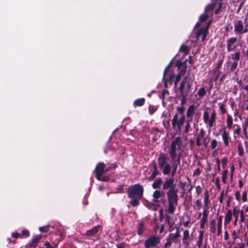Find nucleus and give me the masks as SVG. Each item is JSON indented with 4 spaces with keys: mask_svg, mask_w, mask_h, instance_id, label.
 I'll return each mask as SVG.
<instances>
[{
    "mask_svg": "<svg viewBox=\"0 0 248 248\" xmlns=\"http://www.w3.org/2000/svg\"><path fill=\"white\" fill-rule=\"evenodd\" d=\"M181 138L177 137L171 141L169 148L170 156L172 160V176H173L176 173L178 166L180 163L181 157L183 152L181 147Z\"/></svg>",
    "mask_w": 248,
    "mask_h": 248,
    "instance_id": "nucleus-1",
    "label": "nucleus"
},
{
    "mask_svg": "<svg viewBox=\"0 0 248 248\" xmlns=\"http://www.w3.org/2000/svg\"><path fill=\"white\" fill-rule=\"evenodd\" d=\"M209 108L204 109L203 114V120L206 127L210 129L216 123L217 113L214 109L209 111Z\"/></svg>",
    "mask_w": 248,
    "mask_h": 248,
    "instance_id": "nucleus-2",
    "label": "nucleus"
},
{
    "mask_svg": "<svg viewBox=\"0 0 248 248\" xmlns=\"http://www.w3.org/2000/svg\"><path fill=\"white\" fill-rule=\"evenodd\" d=\"M174 179L173 178H167L163 184V189H169L166 193L167 196L178 195V189L176 187L174 183Z\"/></svg>",
    "mask_w": 248,
    "mask_h": 248,
    "instance_id": "nucleus-3",
    "label": "nucleus"
},
{
    "mask_svg": "<svg viewBox=\"0 0 248 248\" xmlns=\"http://www.w3.org/2000/svg\"><path fill=\"white\" fill-rule=\"evenodd\" d=\"M144 189L139 184L130 186L127 191V195L130 198L141 199L143 196Z\"/></svg>",
    "mask_w": 248,
    "mask_h": 248,
    "instance_id": "nucleus-4",
    "label": "nucleus"
},
{
    "mask_svg": "<svg viewBox=\"0 0 248 248\" xmlns=\"http://www.w3.org/2000/svg\"><path fill=\"white\" fill-rule=\"evenodd\" d=\"M192 85V80L190 77L187 75L181 83L179 90L182 96H187L190 93Z\"/></svg>",
    "mask_w": 248,
    "mask_h": 248,
    "instance_id": "nucleus-5",
    "label": "nucleus"
},
{
    "mask_svg": "<svg viewBox=\"0 0 248 248\" xmlns=\"http://www.w3.org/2000/svg\"><path fill=\"white\" fill-rule=\"evenodd\" d=\"M245 26L243 22L240 20L234 21V31L237 34H243L248 31V16L244 19Z\"/></svg>",
    "mask_w": 248,
    "mask_h": 248,
    "instance_id": "nucleus-6",
    "label": "nucleus"
},
{
    "mask_svg": "<svg viewBox=\"0 0 248 248\" xmlns=\"http://www.w3.org/2000/svg\"><path fill=\"white\" fill-rule=\"evenodd\" d=\"M167 196L168 202V208L166 210V213L173 214L175 207L178 204V196L171 195Z\"/></svg>",
    "mask_w": 248,
    "mask_h": 248,
    "instance_id": "nucleus-7",
    "label": "nucleus"
},
{
    "mask_svg": "<svg viewBox=\"0 0 248 248\" xmlns=\"http://www.w3.org/2000/svg\"><path fill=\"white\" fill-rule=\"evenodd\" d=\"M206 132L202 129H201L199 133H198L196 140V144L198 146H200L203 143L206 147L209 143V140L207 137L205 136Z\"/></svg>",
    "mask_w": 248,
    "mask_h": 248,
    "instance_id": "nucleus-8",
    "label": "nucleus"
},
{
    "mask_svg": "<svg viewBox=\"0 0 248 248\" xmlns=\"http://www.w3.org/2000/svg\"><path fill=\"white\" fill-rule=\"evenodd\" d=\"M185 117L183 115L181 117L178 118L177 114H175L172 120V125L173 128H176L178 131H180L181 126L183 124L185 121Z\"/></svg>",
    "mask_w": 248,
    "mask_h": 248,
    "instance_id": "nucleus-9",
    "label": "nucleus"
},
{
    "mask_svg": "<svg viewBox=\"0 0 248 248\" xmlns=\"http://www.w3.org/2000/svg\"><path fill=\"white\" fill-rule=\"evenodd\" d=\"M160 241L159 237L152 235L150 236L145 241L144 246L145 248H150L155 247Z\"/></svg>",
    "mask_w": 248,
    "mask_h": 248,
    "instance_id": "nucleus-10",
    "label": "nucleus"
},
{
    "mask_svg": "<svg viewBox=\"0 0 248 248\" xmlns=\"http://www.w3.org/2000/svg\"><path fill=\"white\" fill-rule=\"evenodd\" d=\"M110 169V166L107 167L104 163L100 162L97 165L94 171L95 172L96 175L103 174L108 171Z\"/></svg>",
    "mask_w": 248,
    "mask_h": 248,
    "instance_id": "nucleus-11",
    "label": "nucleus"
},
{
    "mask_svg": "<svg viewBox=\"0 0 248 248\" xmlns=\"http://www.w3.org/2000/svg\"><path fill=\"white\" fill-rule=\"evenodd\" d=\"M237 41L236 37H232L228 39L227 41V49L228 52L233 51L236 48V43Z\"/></svg>",
    "mask_w": 248,
    "mask_h": 248,
    "instance_id": "nucleus-12",
    "label": "nucleus"
},
{
    "mask_svg": "<svg viewBox=\"0 0 248 248\" xmlns=\"http://www.w3.org/2000/svg\"><path fill=\"white\" fill-rule=\"evenodd\" d=\"M168 157L164 153H161L157 158L158 165L160 169H162L167 163H168Z\"/></svg>",
    "mask_w": 248,
    "mask_h": 248,
    "instance_id": "nucleus-13",
    "label": "nucleus"
},
{
    "mask_svg": "<svg viewBox=\"0 0 248 248\" xmlns=\"http://www.w3.org/2000/svg\"><path fill=\"white\" fill-rule=\"evenodd\" d=\"M164 193L163 192H161L159 190H155L153 194V200L152 201L157 204H159L160 203H164L165 202V200L164 199L159 200L160 198L162 196H164Z\"/></svg>",
    "mask_w": 248,
    "mask_h": 248,
    "instance_id": "nucleus-14",
    "label": "nucleus"
},
{
    "mask_svg": "<svg viewBox=\"0 0 248 248\" xmlns=\"http://www.w3.org/2000/svg\"><path fill=\"white\" fill-rule=\"evenodd\" d=\"M221 136L224 145L226 147L229 146V141L231 140V137L230 136L229 132L227 131L226 127L222 129V133Z\"/></svg>",
    "mask_w": 248,
    "mask_h": 248,
    "instance_id": "nucleus-15",
    "label": "nucleus"
},
{
    "mask_svg": "<svg viewBox=\"0 0 248 248\" xmlns=\"http://www.w3.org/2000/svg\"><path fill=\"white\" fill-rule=\"evenodd\" d=\"M180 236L179 229H177L176 232L175 233H170L167 239V245H170L172 242H175V240Z\"/></svg>",
    "mask_w": 248,
    "mask_h": 248,
    "instance_id": "nucleus-16",
    "label": "nucleus"
},
{
    "mask_svg": "<svg viewBox=\"0 0 248 248\" xmlns=\"http://www.w3.org/2000/svg\"><path fill=\"white\" fill-rule=\"evenodd\" d=\"M191 240V237L189 235V232L188 230H185L183 232V244L186 247H188L189 245V241Z\"/></svg>",
    "mask_w": 248,
    "mask_h": 248,
    "instance_id": "nucleus-17",
    "label": "nucleus"
},
{
    "mask_svg": "<svg viewBox=\"0 0 248 248\" xmlns=\"http://www.w3.org/2000/svg\"><path fill=\"white\" fill-rule=\"evenodd\" d=\"M207 31V28H202L199 30L196 34V37L197 39H200V38L201 36L202 41H203L206 38Z\"/></svg>",
    "mask_w": 248,
    "mask_h": 248,
    "instance_id": "nucleus-18",
    "label": "nucleus"
},
{
    "mask_svg": "<svg viewBox=\"0 0 248 248\" xmlns=\"http://www.w3.org/2000/svg\"><path fill=\"white\" fill-rule=\"evenodd\" d=\"M195 106L194 105H190L186 112V116L189 120H192V118L195 112Z\"/></svg>",
    "mask_w": 248,
    "mask_h": 248,
    "instance_id": "nucleus-19",
    "label": "nucleus"
},
{
    "mask_svg": "<svg viewBox=\"0 0 248 248\" xmlns=\"http://www.w3.org/2000/svg\"><path fill=\"white\" fill-rule=\"evenodd\" d=\"M41 237L42 236L41 235H37L34 236L31 241L30 242L29 246L31 247L35 248L38 243Z\"/></svg>",
    "mask_w": 248,
    "mask_h": 248,
    "instance_id": "nucleus-20",
    "label": "nucleus"
},
{
    "mask_svg": "<svg viewBox=\"0 0 248 248\" xmlns=\"http://www.w3.org/2000/svg\"><path fill=\"white\" fill-rule=\"evenodd\" d=\"M232 210L231 209H228L227 211L224 219V223L225 224H228L230 223L232 218Z\"/></svg>",
    "mask_w": 248,
    "mask_h": 248,
    "instance_id": "nucleus-21",
    "label": "nucleus"
},
{
    "mask_svg": "<svg viewBox=\"0 0 248 248\" xmlns=\"http://www.w3.org/2000/svg\"><path fill=\"white\" fill-rule=\"evenodd\" d=\"M159 172L157 170V167L155 164L154 165V170L152 172V174L150 176L147 178L148 181L153 180L156 175H158Z\"/></svg>",
    "mask_w": 248,
    "mask_h": 248,
    "instance_id": "nucleus-22",
    "label": "nucleus"
},
{
    "mask_svg": "<svg viewBox=\"0 0 248 248\" xmlns=\"http://www.w3.org/2000/svg\"><path fill=\"white\" fill-rule=\"evenodd\" d=\"M204 206L203 207L206 208L209 207V196L208 191L206 189L205 190L204 193Z\"/></svg>",
    "mask_w": 248,
    "mask_h": 248,
    "instance_id": "nucleus-23",
    "label": "nucleus"
},
{
    "mask_svg": "<svg viewBox=\"0 0 248 248\" xmlns=\"http://www.w3.org/2000/svg\"><path fill=\"white\" fill-rule=\"evenodd\" d=\"M99 228V226L93 228L92 229L86 232V235L88 236H93L98 231Z\"/></svg>",
    "mask_w": 248,
    "mask_h": 248,
    "instance_id": "nucleus-24",
    "label": "nucleus"
},
{
    "mask_svg": "<svg viewBox=\"0 0 248 248\" xmlns=\"http://www.w3.org/2000/svg\"><path fill=\"white\" fill-rule=\"evenodd\" d=\"M171 170L170 165L168 163L162 168V173L164 175L169 174Z\"/></svg>",
    "mask_w": 248,
    "mask_h": 248,
    "instance_id": "nucleus-25",
    "label": "nucleus"
},
{
    "mask_svg": "<svg viewBox=\"0 0 248 248\" xmlns=\"http://www.w3.org/2000/svg\"><path fill=\"white\" fill-rule=\"evenodd\" d=\"M240 57V53L239 51L235 52L231 55V58L233 62H238Z\"/></svg>",
    "mask_w": 248,
    "mask_h": 248,
    "instance_id": "nucleus-26",
    "label": "nucleus"
},
{
    "mask_svg": "<svg viewBox=\"0 0 248 248\" xmlns=\"http://www.w3.org/2000/svg\"><path fill=\"white\" fill-rule=\"evenodd\" d=\"M145 225L144 223L143 222H140L137 227L138 230H137V233L139 235H141L143 232L144 229H145Z\"/></svg>",
    "mask_w": 248,
    "mask_h": 248,
    "instance_id": "nucleus-27",
    "label": "nucleus"
},
{
    "mask_svg": "<svg viewBox=\"0 0 248 248\" xmlns=\"http://www.w3.org/2000/svg\"><path fill=\"white\" fill-rule=\"evenodd\" d=\"M162 184V180L161 178H159L153 183L152 187L154 189L159 188Z\"/></svg>",
    "mask_w": 248,
    "mask_h": 248,
    "instance_id": "nucleus-28",
    "label": "nucleus"
},
{
    "mask_svg": "<svg viewBox=\"0 0 248 248\" xmlns=\"http://www.w3.org/2000/svg\"><path fill=\"white\" fill-rule=\"evenodd\" d=\"M165 217L166 222H167L170 227H172L174 222L167 213H166Z\"/></svg>",
    "mask_w": 248,
    "mask_h": 248,
    "instance_id": "nucleus-29",
    "label": "nucleus"
},
{
    "mask_svg": "<svg viewBox=\"0 0 248 248\" xmlns=\"http://www.w3.org/2000/svg\"><path fill=\"white\" fill-rule=\"evenodd\" d=\"M226 123H227V127L229 129H231L232 126V125L233 121H232V118L231 116H230V115L227 116Z\"/></svg>",
    "mask_w": 248,
    "mask_h": 248,
    "instance_id": "nucleus-30",
    "label": "nucleus"
},
{
    "mask_svg": "<svg viewBox=\"0 0 248 248\" xmlns=\"http://www.w3.org/2000/svg\"><path fill=\"white\" fill-rule=\"evenodd\" d=\"M215 4H210L208 5L205 8V13L210 14L214 9Z\"/></svg>",
    "mask_w": 248,
    "mask_h": 248,
    "instance_id": "nucleus-31",
    "label": "nucleus"
},
{
    "mask_svg": "<svg viewBox=\"0 0 248 248\" xmlns=\"http://www.w3.org/2000/svg\"><path fill=\"white\" fill-rule=\"evenodd\" d=\"M145 102V99L143 98H140L134 101V105L137 106H141Z\"/></svg>",
    "mask_w": 248,
    "mask_h": 248,
    "instance_id": "nucleus-32",
    "label": "nucleus"
},
{
    "mask_svg": "<svg viewBox=\"0 0 248 248\" xmlns=\"http://www.w3.org/2000/svg\"><path fill=\"white\" fill-rule=\"evenodd\" d=\"M228 174V170H225L222 172V181L224 184L226 183V179Z\"/></svg>",
    "mask_w": 248,
    "mask_h": 248,
    "instance_id": "nucleus-33",
    "label": "nucleus"
},
{
    "mask_svg": "<svg viewBox=\"0 0 248 248\" xmlns=\"http://www.w3.org/2000/svg\"><path fill=\"white\" fill-rule=\"evenodd\" d=\"M191 120H188L186 121V124L185 127V132L187 133L189 132L190 128V124L192 122Z\"/></svg>",
    "mask_w": 248,
    "mask_h": 248,
    "instance_id": "nucleus-34",
    "label": "nucleus"
},
{
    "mask_svg": "<svg viewBox=\"0 0 248 248\" xmlns=\"http://www.w3.org/2000/svg\"><path fill=\"white\" fill-rule=\"evenodd\" d=\"M180 50L184 53L185 55H187L189 52L188 47L186 45H182L180 47Z\"/></svg>",
    "mask_w": 248,
    "mask_h": 248,
    "instance_id": "nucleus-35",
    "label": "nucleus"
},
{
    "mask_svg": "<svg viewBox=\"0 0 248 248\" xmlns=\"http://www.w3.org/2000/svg\"><path fill=\"white\" fill-rule=\"evenodd\" d=\"M103 174L97 175H96V178L99 180L104 182L108 181L109 179V177L108 176H103Z\"/></svg>",
    "mask_w": 248,
    "mask_h": 248,
    "instance_id": "nucleus-36",
    "label": "nucleus"
},
{
    "mask_svg": "<svg viewBox=\"0 0 248 248\" xmlns=\"http://www.w3.org/2000/svg\"><path fill=\"white\" fill-rule=\"evenodd\" d=\"M198 95L201 98L203 97L206 94V90L204 88H201L197 93Z\"/></svg>",
    "mask_w": 248,
    "mask_h": 248,
    "instance_id": "nucleus-37",
    "label": "nucleus"
},
{
    "mask_svg": "<svg viewBox=\"0 0 248 248\" xmlns=\"http://www.w3.org/2000/svg\"><path fill=\"white\" fill-rule=\"evenodd\" d=\"M209 17V14L208 13H204L199 18V20L201 22H204Z\"/></svg>",
    "mask_w": 248,
    "mask_h": 248,
    "instance_id": "nucleus-38",
    "label": "nucleus"
},
{
    "mask_svg": "<svg viewBox=\"0 0 248 248\" xmlns=\"http://www.w3.org/2000/svg\"><path fill=\"white\" fill-rule=\"evenodd\" d=\"M132 199L131 202V204L132 206L135 207L138 206L139 204V200L141 199H137V198H131Z\"/></svg>",
    "mask_w": 248,
    "mask_h": 248,
    "instance_id": "nucleus-39",
    "label": "nucleus"
},
{
    "mask_svg": "<svg viewBox=\"0 0 248 248\" xmlns=\"http://www.w3.org/2000/svg\"><path fill=\"white\" fill-rule=\"evenodd\" d=\"M238 154L240 156H243L244 154V151L242 145L239 143L237 146Z\"/></svg>",
    "mask_w": 248,
    "mask_h": 248,
    "instance_id": "nucleus-40",
    "label": "nucleus"
},
{
    "mask_svg": "<svg viewBox=\"0 0 248 248\" xmlns=\"http://www.w3.org/2000/svg\"><path fill=\"white\" fill-rule=\"evenodd\" d=\"M238 214H239V210H238L236 208H234L233 210V215L234 217H235V220H234V223L236 224L238 217Z\"/></svg>",
    "mask_w": 248,
    "mask_h": 248,
    "instance_id": "nucleus-41",
    "label": "nucleus"
},
{
    "mask_svg": "<svg viewBox=\"0 0 248 248\" xmlns=\"http://www.w3.org/2000/svg\"><path fill=\"white\" fill-rule=\"evenodd\" d=\"M207 218L205 217H202L200 221V228L203 229L205 226V224L207 221Z\"/></svg>",
    "mask_w": 248,
    "mask_h": 248,
    "instance_id": "nucleus-42",
    "label": "nucleus"
},
{
    "mask_svg": "<svg viewBox=\"0 0 248 248\" xmlns=\"http://www.w3.org/2000/svg\"><path fill=\"white\" fill-rule=\"evenodd\" d=\"M221 164H222L223 168L225 169L227 167V163H228L227 158L226 157H224L223 158H222L221 159Z\"/></svg>",
    "mask_w": 248,
    "mask_h": 248,
    "instance_id": "nucleus-43",
    "label": "nucleus"
},
{
    "mask_svg": "<svg viewBox=\"0 0 248 248\" xmlns=\"http://www.w3.org/2000/svg\"><path fill=\"white\" fill-rule=\"evenodd\" d=\"M238 62H231V66H230V70L232 72L237 67Z\"/></svg>",
    "mask_w": 248,
    "mask_h": 248,
    "instance_id": "nucleus-44",
    "label": "nucleus"
},
{
    "mask_svg": "<svg viewBox=\"0 0 248 248\" xmlns=\"http://www.w3.org/2000/svg\"><path fill=\"white\" fill-rule=\"evenodd\" d=\"M222 220H221V218L220 217L219 218V220L218 222V223H217V227H218V228H217V232H218V235H220V233H221V225H222Z\"/></svg>",
    "mask_w": 248,
    "mask_h": 248,
    "instance_id": "nucleus-45",
    "label": "nucleus"
},
{
    "mask_svg": "<svg viewBox=\"0 0 248 248\" xmlns=\"http://www.w3.org/2000/svg\"><path fill=\"white\" fill-rule=\"evenodd\" d=\"M49 227V226H43V227H40L39 228V229L40 232H47L48 231Z\"/></svg>",
    "mask_w": 248,
    "mask_h": 248,
    "instance_id": "nucleus-46",
    "label": "nucleus"
},
{
    "mask_svg": "<svg viewBox=\"0 0 248 248\" xmlns=\"http://www.w3.org/2000/svg\"><path fill=\"white\" fill-rule=\"evenodd\" d=\"M217 146V141L215 139L212 140L211 142V147L212 149H215Z\"/></svg>",
    "mask_w": 248,
    "mask_h": 248,
    "instance_id": "nucleus-47",
    "label": "nucleus"
},
{
    "mask_svg": "<svg viewBox=\"0 0 248 248\" xmlns=\"http://www.w3.org/2000/svg\"><path fill=\"white\" fill-rule=\"evenodd\" d=\"M208 209L209 207H207L205 208V207H203V210L202 211V217H205L207 218L208 214Z\"/></svg>",
    "mask_w": 248,
    "mask_h": 248,
    "instance_id": "nucleus-48",
    "label": "nucleus"
},
{
    "mask_svg": "<svg viewBox=\"0 0 248 248\" xmlns=\"http://www.w3.org/2000/svg\"><path fill=\"white\" fill-rule=\"evenodd\" d=\"M20 233H21V238L23 236L27 237L29 235V232L26 229L23 230Z\"/></svg>",
    "mask_w": 248,
    "mask_h": 248,
    "instance_id": "nucleus-49",
    "label": "nucleus"
},
{
    "mask_svg": "<svg viewBox=\"0 0 248 248\" xmlns=\"http://www.w3.org/2000/svg\"><path fill=\"white\" fill-rule=\"evenodd\" d=\"M202 191V189L200 186H198L196 187V191L198 195H199Z\"/></svg>",
    "mask_w": 248,
    "mask_h": 248,
    "instance_id": "nucleus-50",
    "label": "nucleus"
},
{
    "mask_svg": "<svg viewBox=\"0 0 248 248\" xmlns=\"http://www.w3.org/2000/svg\"><path fill=\"white\" fill-rule=\"evenodd\" d=\"M201 170L200 168H197L193 172V176H199L201 174Z\"/></svg>",
    "mask_w": 248,
    "mask_h": 248,
    "instance_id": "nucleus-51",
    "label": "nucleus"
},
{
    "mask_svg": "<svg viewBox=\"0 0 248 248\" xmlns=\"http://www.w3.org/2000/svg\"><path fill=\"white\" fill-rule=\"evenodd\" d=\"M181 78V75L180 73L178 74L175 77V81H174V84H175V85H177V83L180 80Z\"/></svg>",
    "mask_w": 248,
    "mask_h": 248,
    "instance_id": "nucleus-52",
    "label": "nucleus"
},
{
    "mask_svg": "<svg viewBox=\"0 0 248 248\" xmlns=\"http://www.w3.org/2000/svg\"><path fill=\"white\" fill-rule=\"evenodd\" d=\"M177 110L180 114L183 115L185 111V108L183 107H177Z\"/></svg>",
    "mask_w": 248,
    "mask_h": 248,
    "instance_id": "nucleus-53",
    "label": "nucleus"
},
{
    "mask_svg": "<svg viewBox=\"0 0 248 248\" xmlns=\"http://www.w3.org/2000/svg\"><path fill=\"white\" fill-rule=\"evenodd\" d=\"M247 192L245 191L242 193V200L243 202H245L247 201Z\"/></svg>",
    "mask_w": 248,
    "mask_h": 248,
    "instance_id": "nucleus-54",
    "label": "nucleus"
},
{
    "mask_svg": "<svg viewBox=\"0 0 248 248\" xmlns=\"http://www.w3.org/2000/svg\"><path fill=\"white\" fill-rule=\"evenodd\" d=\"M195 203H196V206L199 208V209L201 208L202 202L200 200H199V199L197 200L195 202Z\"/></svg>",
    "mask_w": 248,
    "mask_h": 248,
    "instance_id": "nucleus-55",
    "label": "nucleus"
},
{
    "mask_svg": "<svg viewBox=\"0 0 248 248\" xmlns=\"http://www.w3.org/2000/svg\"><path fill=\"white\" fill-rule=\"evenodd\" d=\"M159 217L161 220L163 219L164 218V211L162 209H160L159 212Z\"/></svg>",
    "mask_w": 248,
    "mask_h": 248,
    "instance_id": "nucleus-56",
    "label": "nucleus"
},
{
    "mask_svg": "<svg viewBox=\"0 0 248 248\" xmlns=\"http://www.w3.org/2000/svg\"><path fill=\"white\" fill-rule=\"evenodd\" d=\"M12 235L13 237L16 238H18V237L21 238V233H20L13 232L12 234Z\"/></svg>",
    "mask_w": 248,
    "mask_h": 248,
    "instance_id": "nucleus-57",
    "label": "nucleus"
},
{
    "mask_svg": "<svg viewBox=\"0 0 248 248\" xmlns=\"http://www.w3.org/2000/svg\"><path fill=\"white\" fill-rule=\"evenodd\" d=\"M223 197H224V191H222L220 193L219 199V202L221 203H222L223 202Z\"/></svg>",
    "mask_w": 248,
    "mask_h": 248,
    "instance_id": "nucleus-58",
    "label": "nucleus"
},
{
    "mask_svg": "<svg viewBox=\"0 0 248 248\" xmlns=\"http://www.w3.org/2000/svg\"><path fill=\"white\" fill-rule=\"evenodd\" d=\"M202 238H203V233H202V232H201V234L199 236V242H198L199 247H200V246L202 243Z\"/></svg>",
    "mask_w": 248,
    "mask_h": 248,
    "instance_id": "nucleus-59",
    "label": "nucleus"
},
{
    "mask_svg": "<svg viewBox=\"0 0 248 248\" xmlns=\"http://www.w3.org/2000/svg\"><path fill=\"white\" fill-rule=\"evenodd\" d=\"M216 226H210V231L211 233H214L216 232Z\"/></svg>",
    "mask_w": 248,
    "mask_h": 248,
    "instance_id": "nucleus-60",
    "label": "nucleus"
},
{
    "mask_svg": "<svg viewBox=\"0 0 248 248\" xmlns=\"http://www.w3.org/2000/svg\"><path fill=\"white\" fill-rule=\"evenodd\" d=\"M240 133V128L239 126H237L236 128H235L234 130V134H237V135H239Z\"/></svg>",
    "mask_w": 248,
    "mask_h": 248,
    "instance_id": "nucleus-61",
    "label": "nucleus"
},
{
    "mask_svg": "<svg viewBox=\"0 0 248 248\" xmlns=\"http://www.w3.org/2000/svg\"><path fill=\"white\" fill-rule=\"evenodd\" d=\"M125 246V243L124 242L118 244L117 245V248H124Z\"/></svg>",
    "mask_w": 248,
    "mask_h": 248,
    "instance_id": "nucleus-62",
    "label": "nucleus"
},
{
    "mask_svg": "<svg viewBox=\"0 0 248 248\" xmlns=\"http://www.w3.org/2000/svg\"><path fill=\"white\" fill-rule=\"evenodd\" d=\"M244 220H245V217L244 215V213H243V211H241V214H240V221L241 222H244Z\"/></svg>",
    "mask_w": 248,
    "mask_h": 248,
    "instance_id": "nucleus-63",
    "label": "nucleus"
},
{
    "mask_svg": "<svg viewBox=\"0 0 248 248\" xmlns=\"http://www.w3.org/2000/svg\"><path fill=\"white\" fill-rule=\"evenodd\" d=\"M243 54L247 57V58H248V47H247V50L246 51H243Z\"/></svg>",
    "mask_w": 248,
    "mask_h": 248,
    "instance_id": "nucleus-64",
    "label": "nucleus"
}]
</instances>
